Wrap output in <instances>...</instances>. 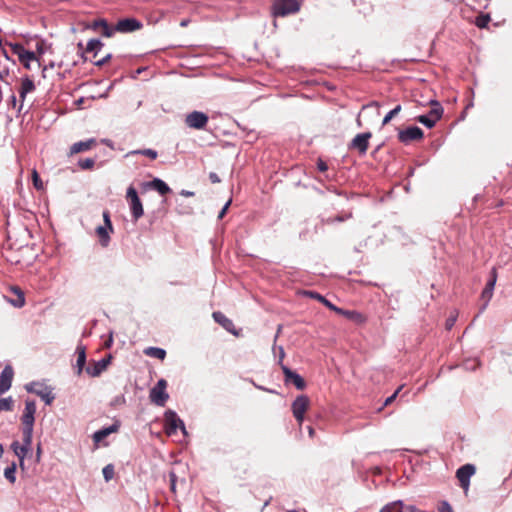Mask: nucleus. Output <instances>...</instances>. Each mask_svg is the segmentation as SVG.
I'll return each instance as SVG.
<instances>
[{
    "label": "nucleus",
    "instance_id": "412c9836",
    "mask_svg": "<svg viewBox=\"0 0 512 512\" xmlns=\"http://www.w3.org/2000/svg\"><path fill=\"white\" fill-rule=\"evenodd\" d=\"M75 353L77 355L75 364L76 374L81 375L86 364V346L79 343L76 347Z\"/></svg>",
    "mask_w": 512,
    "mask_h": 512
},
{
    "label": "nucleus",
    "instance_id": "a878e982",
    "mask_svg": "<svg viewBox=\"0 0 512 512\" xmlns=\"http://www.w3.org/2000/svg\"><path fill=\"white\" fill-rule=\"evenodd\" d=\"M110 230L106 226H98L96 228V234L99 237V242L102 247H107L110 243Z\"/></svg>",
    "mask_w": 512,
    "mask_h": 512
},
{
    "label": "nucleus",
    "instance_id": "a19ab883",
    "mask_svg": "<svg viewBox=\"0 0 512 512\" xmlns=\"http://www.w3.org/2000/svg\"><path fill=\"white\" fill-rule=\"evenodd\" d=\"M32 180L33 185L37 190H42L44 188L43 182L35 169L32 171Z\"/></svg>",
    "mask_w": 512,
    "mask_h": 512
},
{
    "label": "nucleus",
    "instance_id": "ea45409f",
    "mask_svg": "<svg viewBox=\"0 0 512 512\" xmlns=\"http://www.w3.org/2000/svg\"><path fill=\"white\" fill-rule=\"evenodd\" d=\"M402 107L401 105H397L395 108H393L391 111H389L385 117L383 118L382 124L386 125L388 124L393 117H395L400 111Z\"/></svg>",
    "mask_w": 512,
    "mask_h": 512
},
{
    "label": "nucleus",
    "instance_id": "bb28decb",
    "mask_svg": "<svg viewBox=\"0 0 512 512\" xmlns=\"http://www.w3.org/2000/svg\"><path fill=\"white\" fill-rule=\"evenodd\" d=\"M335 312L357 323L362 322L364 319L363 315L355 310H344L342 308L336 307Z\"/></svg>",
    "mask_w": 512,
    "mask_h": 512
},
{
    "label": "nucleus",
    "instance_id": "49530a36",
    "mask_svg": "<svg viewBox=\"0 0 512 512\" xmlns=\"http://www.w3.org/2000/svg\"><path fill=\"white\" fill-rule=\"evenodd\" d=\"M439 512H453L451 505L447 501H443L438 509Z\"/></svg>",
    "mask_w": 512,
    "mask_h": 512
},
{
    "label": "nucleus",
    "instance_id": "1a4fd4ad",
    "mask_svg": "<svg viewBox=\"0 0 512 512\" xmlns=\"http://www.w3.org/2000/svg\"><path fill=\"white\" fill-rule=\"evenodd\" d=\"M310 404L306 395H299L292 403V413L299 425L304 421V415Z\"/></svg>",
    "mask_w": 512,
    "mask_h": 512
},
{
    "label": "nucleus",
    "instance_id": "c756f323",
    "mask_svg": "<svg viewBox=\"0 0 512 512\" xmlns=\"http://www.w3.org/2000/svg\"><path fill=\"white\" fill-rule=\"evenodd\" d=\"M307 294L313 298L324 304L326 307H328L330 310L335 311L336 307L334 304H332L328 299H326L323 295L319 294L315 291H309Z\"/></svg>",
    "mask_w": 512,
    "mask_h": 512
},
{
    "label": "nucleus",
    "instance_id": "4468645a",
    "mask_svg": "<svg viewBox=\"0 0 512 512\" xmlns=\"http://www.w3.org/2000/svg\"><path fill=\"white\" fill-rule=\"evenodd\" d=\"M476 469L475 466L472 464H465L458 468L456 471V477L458 481L460 482V486L465 490L468 491L469 484H470V478L474 475Z\"/></svg>",
    "mask_w": 512,
    "mask_h": 512
},
{
    "label": "nucleus",
    "instance_id": "dca6fc26",
    "mask_svg": "<svg viewBox=\"0 0 512 512\" xmlns=\"http://www.w3.org/2000/svg\"><path fill=\"white\" fill-rule=\"evenodd\" d=\"M282 372L284 374L285 383L293 384L298 390H303L306 387V382L301 375L291 370L286 365H282Z\"/></svg>",
    "mask_w": 512,
    "mask_h": 512
},
{
    "label": "nucleus",
    "instance_id": "20e7f679",
    "mask_svg": "<svg viewBox=\"0 0 512 512\" xmlns=\"http://www.w3.org/2000/svg\"><path fill=\"white\" fill-rule=\"evenodd\" d=\"M25 389L29 393L39 396L46 405H51L55 399L52 388L40 382H30L25 385Z\"/></svg>",
    "mask_w": 512,
    "mask_h": 512
},
{
    "label": "nucleus",
    "instance_id": "052dcab7",
    "mask_svg": "<svg viewBox=\"0 0 512 512\" xmlns=\"http://www.w3.org/2000/svg\"><path fill=\"white\" fill-rule=\"evenodd\" d=\"M334 220H335V221L342 222V221H344V220H345V218H344V217H341V216H338V217H336Z\"/></svg>",
    "mask_w": 512,
    "mask_h": 512
},
{
    "label": "nucleus",
    "instance_id": "473e14b6",
    "mask_svg": "<svg viewBox=\"0 0 512 512\" xmlns=\"http://www.w3.org/2000/svg\"><path fill=\"white\" fill-rule=\"evenodd\" d=\"M4 476L10 483H14L16 481V464L15 463H12V465L5 468Z\"/></svg>",
    "mask_w": 512,
    "mask_h": 512
},
{
    "label": "nucleus",
    "instance_id": "f257e3e1",
    "mask_svg": "<svg viewBox=\"0 0 512 512\" xmlns=\"http://www.w3.org/2000/svg\"><path fill=\"white\" fill-rule=\"evenodd\" d=\"M36 402L34 400L27 399L25 401V407L21 416L22 435L33 437L35 414H36Z\"/></svg>",
    "mask_w": 512,
    "mask_h": 512
},
{
    "label": "nucleus",
    "instance_id": "e2e57ef3",
    "mask_svg": "<svg viewBox=\"0 0 512 512\" xmlns=\"http://www.w3.org/2000/svg\"><path fill=\"white\" fill-rule=\"evenodd\" d=\"M3 451H4V450H3V446H2V444L0 443V458H1V457H2V455H3Z\"/></svg>",
    "mask_w": 512,
    "mask_h": 512
},
{
    "label": "nucleus",
    "instance_id": "2f4dec72",
    "mask_svg": "<svg viewBox=\"0 0 512 512\" xmlns=\"http://www.w3.org/2000/svg\"><path fill=\"white\" fill-rule=\"evenodd\" d=\"M402 501L397 500L386 504L380 512H401Z\"/></svg>",
    "mask_w": 512,
    "mask_h": 512
},
{
    "label": "nucleus",
    "instance_id": "6ab92c4d",
    "mask_svg": "<svg viewBox=\"0 0 512 512\" xmlns=\"http://www.w3.org/2000/svg\"><path fill=\"white\" fill-rule=\"evenodd\" d=\"M111 356L102 358L101 360L95 362L93 366L86 367V373L91 377L99 376L110 364Z\"/></svg>",
    "mask_w": 512,
    "mask_h": 512
},
{
    "label": "nucleus",
    "instance_id": "338daca9",
    "mask_svg": "<svg viewBox=\"0 0 512 512\" xmlns=\"http://www.w3.org/2000/svg\"><path fill=\"white\" fill-rule=\"evenodd\" d=\"M288 512H297L296 510H289Z\"/></svg>",
    "mask_w": 512,
    "mask_h": 512
},
{
    "label": "nucleus",
    "instance_id": "a18cd8bd",
    "mask_svg": "<svg viewBox=\"0 0 512 512\" xmlns=\"http://www.w3.org/2000/svg\"><path fill=\"white\" fill-rule=\"evenodd\" d=\"M456 320H457V316L456 315H451L447 318L446 320V329L447 330H451L452 327L455 325L456 323Z\"/></svg>",
    "mask_w": 512,
    "mask_h": 512
},
{
    "label": "nucleus",
    "instance_id": "39448f33",
    "mask_svg": "<svg viewBox=\"0 0 512 512\" xmlns=\"http://www.w3.org/2000/svg\"><path fill=\"white\" fill-rule=\"evenodd\" d=\"M180 428L184 435L187 434L184 422L178 417L177 413L173 410L165 412V431L171 436Z\"/></svg>",
    "mask_w": 512,
    "mask_h": 512
},
{
    "label": "nucleus",
    "instance_id": "8fccbe9b",
    "mask_svg": "<svg viewBox=\"0 0 512 512\" xmlns=\"http://www.w3.org/2000/svg\"><path fill=\"white\" fill-rule=\"evenodd\" d=\"M317 168L319 171L325 172L328 170V165L326 164L325 161H323L321 158H319L317 161Z\"/></svg>",
    "mask_w": 512,
    "mask_h": 512
},
{
    "label": "nucleus",
    "instance_id": "393cba45",
    "mask_svg": "<svg viewBox=\"0 0 512 512\" xmlns=\"http://www.w3.org/2000/svg\"><path fill=\"white\" fill-rule=\"evenodd\" d=\"M147 186L158 191L161 195H165L171 191L170 187L160 178H154L147 183Z\"/></svg>",
    "mask_w": 512,
    "mask_h": 512
},
{
    "label": "nucleus",
    "instance_id": "c85d7f7f",
    "mask_svg": "<svg viewBox=\"0 0 512 512\" xmlns=\"http://www.w3.org/2000/svg\"><path fill=\"white\" fill-rule=\"evenodd\" d=\"M130 155H144V156H147L148 158H150L151 160H155L158 156V153L154 149L147 148V149L132 150L126 154V157H128Z\"/></svg>",
    "mask_w": 512,
    "mask_h": 512
},
{
    "label": "nucleus",
    "instance_id": "f03ea898",
    "mask_svg": "<svg viewBox=\"0 0 512 512\" xmlns=\"http://www.w3.org/2000/svg\"><path fill=\"white\" fill-rule=\"evenodd\" d=\"M430 105L432 106L427 114L419 115L416 121L431 129L436 123L442 118L444 109L441 104L436 100H431Z\"/></svg>",
    "mask_w": 512,
    "mask_h": 512
},
{
    "label": "nucleus",
    "instance_id": "0e129e2a",
    "mask_svg": "<svg viewBox=\"0 0 512 512\" xmlns=\"http://www.w3.org/2000/svg\"><path fill=\"white\" fill-rule=\"evenodd\" d=\"M186 25H187V21H186V20H183V21L181 22V26H183V27H184V26H186Z\"/></svg>",
    "mask_w": 512,
    "mask_h": 512
},
{
    "label": "nucleus",
    "instance_id": "cd10ccee",
    "mask_svg": "<svg viewBox=\"0 0 512 512\" xmlns=\"http://www.w3.org/2000/svg\"><path fill=\"white\" fill-rule=\"evenodd\" d=\"M104 44L99 39H90L86 45L85 52L93 53L96 56Z\"/></svg>",
    "mask_w": 512,
    "mask_h": 512
},
{
    "label": "nucleus",
    "instance_id": "7c9ffc66",
    "mask_svg": "<svg viewBox=\"0 0 512 512\" xmlns=\"http://www.w3.org/2000/svg\"><path fill=\"white\" fill-rule=\"evenodd\" d=\"M145 354L163 360L166 356V351L158 347H149L145 350Z\"/></svg>",
    "mask_w": 512,
    "mask_h": 512
},
{
    "label": "nucleus",
    "instance_id": "6e6552de",
    "mask_svg": "<svg viewBox=\"0 0 512 512\" xmlns=\"http://www.w3.org/2000/svg\"><path fill=\"white\" fill-rule=\"evenodd\" d=\"M167 382L164 379H160L156 385L150 391V399L151 401L158 405L164 406L166 401L169 398L168 393L166 392Z\"/></svg>",
    "mask_w": 512,
    "mask_h": 512
},
{
    "label": "nucleus",
    "instance_id": "aec40b11",
    "mask_svg": "<svg viewBox=\"0 0 512 512\" xmlns=\"http://www.w3.org/2000/svg\"><path fill=\"white\" fill-rule=\"evenodd\" d=\"M120 428V423L118 421L114 422L112 425L108 426V427H104L100 430H97L96 432H94L92 438H93V441L98 444L100 443L104 438H106L107 436H109L110 434L112 433H115L119 430Z\"/></svg>",
    "mask_w": 512,
    "mask_h": 512
},
{
    "label": "nucleus",
    "instance_id": "37998d69",
    "mask_svg": "<svg viewBox=\"0 0 512 512\" xmlns=\"http://www.w3.org/2000/svg\"><path fill=\"white\" fill-rule=\"evenodd\" d=\"M103 220H104V225L103 226L108 227L110 232H113L114 229H113V225H112V222H111V219H110L109 211H107V210L103 211Z\"/></svg>",
    "mask_w": 512,
    "mask_h": 512
},
{
    "label": "nucleus",
    "instance_id": "5fc2aeb1",
    "mask_svg": "<svg viewBox=\"0 0 512 512\" xmlns=\"http://www.w3.org/2000/svg\"><path fill=\"white\" fill-rule=\"evenodd\" d=\"M8 75H9V71L8 70L0 71V79L2 81H4L5 77H7Z\"/></svg>",
    "mask_w": 512,
    "mask_h": 512
},
{
    "label": "nucleus",
    "instance_id": "e433bc0d",
    "mask_svg": "<svg viewBox=\"0 0 512 512\" xmlns=\"http://www.w3.org/2000/svg\"><path fill=\"white\" fill-rule=\"evenodd\" d=\"M99 23H101V28H102V34L105 36V37H111L114 32L116 30H114V28H111L107 21L104 20V19H99Z\"/></svg>",
    "mask_w": 512,
    "mask_h": 512
},
{
    "label": "nucleus",
    "instance_id": "f704fd0d",
    "mask_svg": "<svg viewBox=\"0 0 512 512\" xmlns=\"http://www.w3.org/2000/svg\"><path fill=\"white\" fill-rule=\"evenodd\" d=\"M102 474H103L104 480L106 482H109L111 479H113L114 474H115L114 465L113 464H107L103 468Z\"/></svg>",
    "mask_w": 512,
    "mask_h": 512
},
{
    "label": "nucleus",
    "instance_id": "603ef678",
    "mask_svg": "<svg viewBox=\"0 0 512 512\" xmlns=\"http://www.w3.org/2000/svg\"><path fill=\"white\" fill-rule=\"evenodd\" d=\"M278 351H279V365L282 367L283 364V359L285 357V352H284V349L282 346L278 347Z\"/></svg>",
    "mask_w": 512,
    "mask_h": 512
},
{
    "label": "nucleus",
    "instance_id": "2eb2a0df",
    "mask_svg": "<svg viewBox=\"0 0 512 512\" xmlns=\"http://www.w3.org/2000/svg\"><path fill=\"white\" fill-rule=\"evenodd\" d=\"M142 27V22H140L136 18H124L120 19L117 22L116 26L114 27V30L121 33H130L136 30H140Z\"/></svg>",
    "mask_w": 512,
    "mask_h": 512
},
{
    "label": "nucleus",
    "instance_id": "5701e85b",
    "mask_svg": "<svg viewBox=\"0 0 512 512\" xmlns=\"http://www.w3.org/2000/svg\"><path fill=\"white\" fill-rule=\"evenodd\" d=\"M34 90H35V84H34L33 80L30 79L29 76L23 77L22 81H21V88L19 91V96H20L21 102L23 103L26 98V95L28 93L33 92Z\"/></svg>",
    "mask_w": 512,
    "mask_h": 512
},
{
    "label": "nucleus",
    "instance_id": "4be33fe9",
    "mask_svg": "<svg viewBox=\"0 0 512 512\" xmlns=\"http://www.w3.org/2000/svg\"><path fill=\"white\" fill-rule=\"evenodd\" d=\"M212 317L215 320V322L220 324L225 330L231 332L234 335H237V332L234 330V323L232 322V320L227 318L222 312H213Z\"/></svg>",
    "mask_w": 512,
    "mask_h": 512
},
{
    "label": "nucleus",
    "instance_id": "864d4df0",
    "mask_svg": "<svg viewBox=\"0 0 512 512\" xmlns=\"http://www.w3.org/2000/svg\"><path fill=\"white\" fill-rule=\"evenodd\" d=\"M209 179L212 183H219L221 181L219 176L215 172H211L209 174Z\"/></svg>",
    "mask_w": 512,
    "mask_h": 512
},
{
    "label": "nucleus",
    "instance_id": "69168bd1",
    "mask_svg": "<svg viewBox=\"0 0 512 512\" xmlns=\"http://www.w3.org/2000/svg\"><path fill=\"white\" fill-rule=\"evenodd\" d=\"M78 48H79V49H83V45H82V43H78Z\"/></svg>",
    "mask_w": 512,
    "mask_h": 512
},
{
    "label": "nucleus",
    "instance_id": "3c124183",
    "mask_svg": "<svg viewBox=\"0 0 512 512\" xmlns=\"http://www.w3.org/2000/svg\"><path fill=\"white\" fill-rule=\"evenodd\" d=\"M401 512H418V509L413 505H405L402 502Z\"/></svg>",
    "mask_w": 512,
    "mask_h": 512
},
{
    "label": "nucleus",
    "instance_id": "9d476101",
    "mask_svg": "<svg viewBox=\"0 0 512 512\" xmlns=\"http://www.w3.org/2000/svg\"><path fill=\"white\" fill-rule=\"evenodd\" d=\"M208 116L201 111H193L186 115L185 124L189 128L203 129L208 123Z\"/></svg>",
    "mask_w": 512,
    "mask_h": 512
},
{
    "label": "nucleus",
    "instance_id": "0eeeda50",
    "mask_svg": "<svg viewBox=\"0 0 512 512\" xmlns=\"http://www.w3.org/2000/svg\"><path fill=\"white\" fill-rule=\"evenodd\" d=\"M10 47L12 53L18 56L19 61L26 69H31V62H38L35 53L33 51L26 50L22 44H10Z\"/></svg>",
    "mask_w": 512,
    "mask_h": 512
},
{
    "label": "nucleus",
    "instance_id": "ddd939ff",
    "mask_svg": "<svg viewBox=\"0 0 512 512\" xmlns=\"http://www.w3.org/2000/svg\"><path fill=\"white\" fill-rule=\"evenodd\" d=\"M424 136L423 131L418 126H410L398 133V139L401 143L409 144L412 141L421 140Z\"/></svg>",
    "mask_w": 512,
    "mask_h": 512
},
{
    "label": "nucleus",
    "instance_id": "79ce46f5",
    "mask_svg": "<svg viewBox=\"0 0 512 512\" xmlns=\"http://www.w3.org/2000/svg\"><path fill=\"white\" fill-rule=\"evenodd\" d=\"M402 388H403V385L399 386L391 396L387 397L386 400L384 401L382 407L379 408V411H381L383 409V407L390 405L396 399L397 395L402 390Z\"/></svg>",
    "mask_w": 512,
    "mask_h": 512
},
{
    "label": "nucleus",
    "instance_id": "a211bd4d",
    "mask_svg": "<svg viewBox=\"0 0 512 512\" xmlns=\"http://www.w3.org/2000/svg\"><path fill=\"white\" fill-rule=\"evenodd\" d=\"M14 370L11 365H6L0 375V395L7 392L12 385Z\"/></svg>",
    "mask_w": 512,
    "mask_h": 512
},
{
    "label": "nucleus",
    "instance_id": "f3484780",
    "mask_svg": "<svg viewBox=\"0 0 512 512\" xmlns=\"http://www.w3.org/2000/svg\"><path fill=\"white\" fill-rule=\"evenodd\" d=\"M496 280H497V273H496V269L493 268L491 271V277L488 280V282L486 283V286L483 289L482 294H481V298L485 300V303L481 307L480 312H483L486 309L488 302L492 298Z\"/></svg>",
    "mask_w": 512,
    "mask_h": 512
},
{
    "label": "nucleus",
    "instance_id": "c03bdc74",
    "mask_svg": "<svg viewBox=\"0 0 512 512\" xmlns=\"http://www.w3.org/2000/svg\"><path fill=\"white\" fill-rule=\"evenodd\" d=\"M169 479H170V488H171L172 492L175 493L178 477L174 471H171L169 473Z\"/></svg>",
    "mask_w": 512,
    "mask_h": 512
},
{
    "label": "nucleus",
    "instance_id": "b1692460",
    "mask_svg": "<svg viewBox=\"0 0 512 512\" xmlns=\"http://www.w3.org/2000/svg\"><path fill=\"white\" fill-rule=\"evenodd\" d=\"M95 144H96V140L94 138H90L85 141L76 142L70 147V153L76 154V153L87 151V150L91 149V147Z\"/></svg>",
    "mask_w": 512,
    "mask_h": 512
},
{
    "label": "nucleus",
    "instance_id": "4d7b16f0",
    "mask_svg": "<svg viewBox=\"0 0 512 512\" xmlns=\"http://www.w3.org/2000/svg\"><path fill=\"white\" fill-rule=\"evenodd\" d=\"M98 27H101V23H99V20L94 21L92 24L93 29H97Z\"/></svg>",
    "mask_w": 512,
    "mask_h": 512
},
{
    "label": "nucleus",
    "instance_id": "de8ad7c7",
    "mask_svg": "<svg viewBox=\"0 0 512 512\" xmlns=\"http://www.w3.org/2000/svg\"><path fill=\"white\" fill-rule=\"evenodd\" d=\"M112 58V54L108 53L106 56H104L102 59L95 61L94 64L98 67L103 66L106 64L110 59Z\"/></svg>",
    "mask_w": 512,
    "mask_h": 512
},
{
    "label": "nucleus",
    "instance_id": "72a5a7b5",
    "mask_svg": "<svg viewBox=\"0 0 512 512\" xmlns=\"http://www.w3.org/2000/svg\"><path fill=\"white\" fill-rule=\"evenodd\" d=\"M14 407V401L12 397L0 398V412L12 411Z\"/></svg>",
    "mask_w": 512,
    "mask_h": 512
},
{
    "label": "nucleus",
    "instance_id": "6e6d98bb",
    "mask_svg": "<svg viewBox=\"0 0 512 512\" xmlns=\"http://www.w3.org/2000/svg\"><path fill=\"white\" fill-rule=\"evenodd\" d=\"M181 195L186 196V197H191L194 195V192L188 191V190H182Z\"/></svg>",
    "mask_w": 512,
    "mask_h": 512
},
{
    "label": "nucleus",
    "instance_id": "4c0bfd02",
    "mask_svg": "<svg viewBox=\"0 0 512 512\" xmlns=\"http://www.w3.org/2000/svg\"><path fill=\"white\" fill-rule=\"evenodd\" d=\"M94 165H95V160L93 158L80 159L78 161V166L82 170H90L94 167Z\"/></svg>",
    "mask_w": 512,
    "mask_h": 512
},
{
    "label": "nucleus",
    "instance_id": "7ed1b4c3",
    "mask_svg": "<svg viewBox=\"0 0 512 512\" xmlns=\"http://www.w3.org/2000/svg\"><path fill=\"white\" fill-rule=\"evenodd\" d=\"M299 10L300 4L297 0H275L272 5V14L275 17H284Z\"/></svg>",
    "mask_w": 512,
    "mask_h": 512
},
{
    "label": "nucleus",
    "instance_id": "09e8293b",
    "mask_svg": "<svg viewBox=\"0 0 512 512\" xmlns=\"http://www.w3.org/2000/svg\"><path fill=\"white\" fill-rule=\"evenodd\" d=\"M231 202H232V200H231V199H229V200L225 203V205L223 206V208L221 209V211H220V212H219V214H218V219H222V218L224 217V215L226 214V212H227V210H228V208H229V206H230Z\"/></svg>",
    "mask_w": 512,
    "mask_h": 512
},
{
    "label": "nucleus",
    "instance_id": "c9c22d12",
    "mask_svg": "<svg viewBox=\"0 0 512 512\" xmlns=\"http://www.w3.org/2000/svg\"><path fill=\"white\" fill-rule=\"evenodd\" d=\"M12 291L18 295V299L13 301L12 304L18 308L22 307L25 304V298L22 291L18 287H13Z\"/></svg>",
    "mask_w": 512,
    "mask_h": 512
},
{
    "label": "nucleus",
    "instance_id": "9b49d317",
    "mask_svg": "<svg viewBox=\"0 0 512 512\" xmlns=\"http://www.w3.org/2000/svg\"><path fill=\"white\" fill-rule=\"evenodd\" d=\"M371 136L372 134L370 132L357 134L349 143V149L357 150L361 155L366 154L369 147V139L371 138Z\"/></svg>",
    "mask_w": 512,
    "mask_h": 512
},
{
    "label": "nucleus",
    "instance_id": "bf43d9fd",
    "mask_svg": "<svg viewBox=\"0 0 512 512\" xmlns=\"http://www.w3.org/2000/svg\"><path fill=\"white\" fill-rule=\"evenodd\" d=\"M2 54L7 60H10V57L8 56V53L5 49H3Z\"/></svg>",
    "mask_w": 512,
    "mask_h": 512
},
{
    "label": "nucleus",
    "instance_id": "58836bf2",
    "mask_svg": "<svg viewBox=\"0 0 512 512\" xmlns=\"http://www.w3.org/2000/svg\"><path fill=\"white\" fill-rule=\"evenodd\" d=\"M490 22V16L488 14H481L476 17L475 24L479 28H485Z\"/></svg>",
    "mask_w": 512,
    "mask_h": 512
},
{
    "label": "nucleus",
    "instance_id": "13d9d810",
    "mask_svg": "<svg viewBox=\"0 0 512 512\" xmlns=\"http://www.w3.org/2000/svg\"><path fill=\"white\" fill-rule=\"evenodd\" d=\"M308 433H309L310 437L314 436L315 431H314V429L311 426L308 427Z\"/></svg>",
    "mask_w": 512,
    "mask_h": 512
},
{
    "label": "nucleus",
    "instance_id": "680f3d73",
    "mask_svg": "<svg viewBox=\"0 0 512 512\" xmlns=\"http://www.w3.org/2000/svg\"><path fill=\"white\" fill-rule=\"evenodd\" d=\"M11 101L15 105V103H16V96L15 95L11 96Z\"/></svg>",
    "mask_w": 512,
    "mask_h": 512
},
{
    "label": "nucleus",
    "instance_id": "f8f14e48",
    "mask_svg": "<svg viewBox=\"0 0 512 512\" xmlns=\"http://www.w3.org/2000/svg\"><path fill=\"white\" fill-rule=\"evenodd\" d=\"M32 439H33V437H31V436L28 437L26 435H22V441H23L22 444H19L18 441H14L11 444V448H12L13 452L15 453V455L19 458L21 465L23 464V461H24L26 455L31 450Z\"/></svg>",
    "mask_w": 512,
    "mask_h": 512
},
{
    "label": "nucleus",
    "instance_id": "423d86ee",
    "mask_svg": "<svg viewBox=\"0 0 512 512\" xmlns=\"http://www.w3.org/2000/svg\"><path fill=\"white\" fill-rule=\"evenodd\" d=\"M126 197L130 201V211L132 217L135 221H137L143 216L144 210L142 202L137 194V191L133 186L128 187Z\"/></svg>",
    "mask_w": 512,
    "mask_h": 512
}]
</instances>
